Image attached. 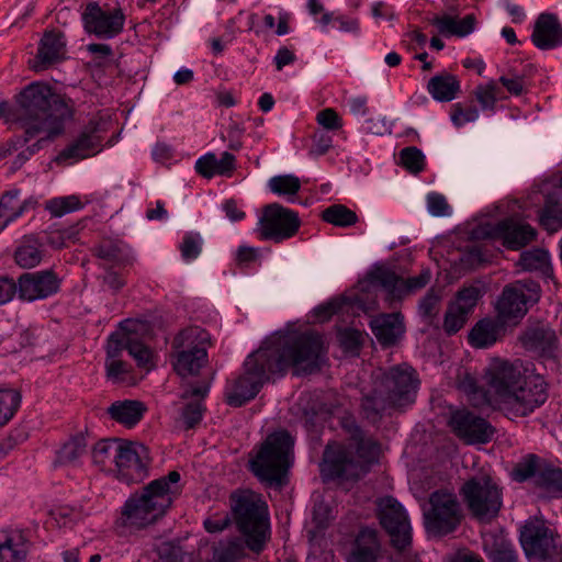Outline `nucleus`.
<instances>
[{
	"label": "nucleus",
	"instance_id": "3",
	"mask_svg": "<svg viewBox=\"0 0 562 562\" xmlns=\"http://www.w3.org/2000/svg\"><path fill=\"white\" fill-rule=\"evenodd\" d=\"M16 102V119L25 130L23 143L41 131L60 134L64 122L70 117L67 103L45 83L29 85L19 93Z\"/></svg>",
	"mask_w": 562,
	"mask_h": 562
},
{
	"label": "nucleus",
	"instance_id": "1",
	"mask_svg": "<svg viewBox=\"0 0 562 562\" xmlns=\"http://www.w3.org/2000/svg\"><path fill=\"white\" fill-rule=\"evenodd\" d=\"M323 350L322 336L315 331H289L266 339L244 363V374L226 392V402L240 407L252 400L269 380L271 373L292 369L295 375L308 374L318 369Z\"/></svg>",
	"mask_w": 562,
	"mask_h": 562
},
{
	"label": "nucleus",
	"instance_id": "42",
	"mask_svg": "<svg viewBox=\"0 0 562 562\" xmlns=\"http://www.w3.org/2000/svg\"><path fill=\"white\" fill-rule=\"evenodd\" d=\"M87 452V440L78 435L68 440L58 452V462L64 465L77 464L78 460Z\"/></svg>",
	"mask_w": 562,
	"mask_h": 562
},
{
	"label": "nucleus",
	"instance_id": "46",
	"mask_svg": "<svg viewBox=\"0 0 562 562\" xmlns=\"http://www.w3.org/2000/svg\"><path fill=\"white\" fill-rule=\"evenodd\" d=\"M441 295L435 289H430L419 301L418 312L423 319L432 324L440 311Z\"/></svg>",
	"mask_w": 562,
	"mask_h": 562
},
{
	"label": "nucleus",
	"instance_id": "58",
	"mask_svg": "<svg viewBox=\"0 0 562 562\" xmlns=\"http://www.w3.org/2000/svg\"><path fill=\"white\" fill-rule=\"evenodd\" d=\"M217 158L214 154H206L205 156L198 159L195 169L199 175L206 179H211L217 173Z\"/></svg>",
	"mask_w": 562,
	"mask_h": 562
},
{
	"label": "nucleus",
	"instance_id": "12",
	"mask_svg": "<svg viewBox=\"0 0 562 562\" xmlns=\"http://www.w3.org/2000/svg\"><path fill=\"white\" fill-rule=\"evenodd\" d=\"M540 291V285L532 280L517 281L506 285L496 303L501 323H518L526 315L528 305L539 301Z\"/></svg>",
	"mask_w": 562,
	"mask_h": 562
},
{
	"label": "nucleus",
	"instance_id": "28",
	"mask_svg": "<svg viewBox=\"0 0 562 562\" xmlns=\"http://www.w3.org/2000/svg\"><path fill=\"white\" fill-rule=\"evenodd\" d=\"M100 146L101 139L95 134L94 130L83 131L71 144L58 154L56 161L61 164L68 160L77 161L91 157L99 151Z\"/></svg>",
	"mask_w": 562,
	"mask_h": 562
},
{
	"label": "nucleus",
	"instance_id": "29",
	"mask_svg": "<svg viewBox=\"0 0 562 562\" xmlns=\"http://www.w3.org/2000/svg\"><path fill=\"white\" fill-rule=\"evenodd\" d=\"M92 254L112 267H126L133 263L130 248L122 240L104 238L92 248Z\"/></svg>",
	"mask_w": 562,
	"mask_h": 562
},
{
	"label": "nucleus",
	"instance_id": "43",
	"mask_svg": "<svg viewBox=\"0 0 562 562\" xmlns=\"http://www.w3.org/2000/svg\"><path fill=\"white\" fill-rule=\"evenodd\" d=\"M458 387L467 394L473 406L481 407L488 403L487 392L477 384V381L471 374L467 373L460 378Z\"/></svg>",
	"mask_w": 562,
	"mask_h": 562
},
{
	"label": "nucleus",
	"instance_id": "30",
	"mask_svg": "<svg viewBox=\"0 0 562 562\" xmlns=\"http://www.w3.org/2000/svg\"><path fill=\"white\" fill-rule=\"evenodd\" d=\"M380 542L374 529L364 528L356 538V547L348 562H376L380 557Z\"/></svg>",
	"mask_w": 562,
	"mask_h": 562
},
{
	"label": "nucleus",
	"instance_id": "33",
	"mask_svg": "<svg viewBox=\"0 0 562 562\" xmlns=\"http://www.w3.org/2000/svg\"><path fill=\"white\" fill-rule=\"evenodd\" d=\"M42 241L35 235H25L14 251V260L23 269L40 265L43 259Z\"/></svg>",
	"mask_w": 562,
	"mask_h": 562
},
{
	"label": "nucleus",
	"instance_id": "50",
	"mask_svg": "<svg viewBox=\"0 0 562 562\" xmlns=\"http://www.w3.org/2000/svg\"><path fill=\"white\" fill-rule=\"evenodd\" d=\"M204 406L200 400L188 402L182 411L180 420L186 429H192L200 424L204 413Z\"/></svg>",
	"mask_w": 562,
	"mask_h": 562
},
{
	"label": "nucleus",
	"instance_id": "39",
	"mask_svg": "<svg viewBox=\"0 0 562 562\" xmlns=\"http://www.w3.org/2000/svg\"><path fill=\"white\" fill-rule=\"evenodd\" d=\"M543 460L537 454L529 453L522 457L513 468L512 477L516 482H525L527 480H532L535 484L537 480V474L541 468Z\"/></svg>",
	"mask_w": 562,
	"mask_h": 562
},
{
	"label": "nucleus",
	"instance_id": "45",
	"mask_svg": "<svg viewBox=\"0 0 562 562\" xmlns=\"http://www.w3.org/2000/svg\"><path fill=\"white\" fill-rule=\"evenodd\" d=\"M540 224L544 229L554 233L562 227V206L548 200L539 213Z\"/></svg>",
	"mask_w": 562,
	"mask_h": 562
},
{
	"label": "nucleus",
	"instance_id": "38",
	"mask_svg": "<svg viewBox=\"0 0 562 562\" xmlns=\"http://www.w3.org/2000/svg\"><path fill=\"white\" fill-rule=\"evenodd\" d=\"M20 190L13 189L2 194L0 199V205L4 215L8 214L9 221H14L20 217L25 211L34 209L36 201L33 199H25L21 201L19 199Z\"/></svg>",
	"mask_w": 562,
	"mask_h": 562
},
{
	"label": "nucleus",
	"instance_id": "8",
	"mask_svg": "<svg viewBox=\"0 0 562 562\" xmlns=\"http://www.w3.org/2000/svg\"><path fill=\"white\" fill-rule=\"evenodd\" d=\"M231 512L247 547L260 552L268 538V506L261 496L249 490L234 491L229 496Z\"/></svg>",
	"mask_w": 562,
	"mask_h": 562
},
{
	"label": "nucleus",
	"instance_id": "17",
	"mask_svg": "<svg viewBox=\"0 0 562 562\" xmlns=\"http://www.w3.org/2000/svg\"><path fill=\"white\" fill-rule=\"evenodd\" d=\"M378 517L392 546L405 550L412 542V528L403 506L391 496L383 497L378 502Z\"/></svg>",
	"mask_w": 562,
	"mask_h": 562
},
{
	"label": "nucleus",
	"instance_id": "16",
	"mask_svg": "<svg viewBox=\"0 0 562 562\" xmlns=\"http://www.w3.org/2000/svg\"><path fill=\"white\" fill-rule=\"evenodd\" d=\"M150 462L147 447L139 442L119 439L117 458L113 474L120 481L132 484L148 475Z\"/></svg>",
	"mask_w": 562,
	"mask_h": 562
},
{
	"label": "nucleus",
	"instance_id": "40",
	"mask_svg": "<svg viewBox=\"0 0 562 562\" xmlns=\"http://www.w3.org/2000/svg\"><path fill=\"white\" fill-rule=\"evenodd\" d=\"M322 220L334 226L346 228L358 222V215L344 204H333L322 212Z\"/></svg>",
	"mask_w": 562,
	"mask_h": 562
},
{
	"label": "nucleus",
	"instance_id": "31",
	"mask_svg": "<svg viewBox=\"0 0 562 562\" xmlns=\"http://www.w3.org/2000/svg\"><path fill=\"white\" fill-rule=\"evenodd\" d=\"M517 265L529 272H538L544 279L553 278V269L549 252L543 248H532L520 254Z\"/></svg>",
	"mask_w": 562,
	"mask_h": 562
},
{
	"label": "nucleus",
	"instance_id": "63",
	"mask_svg": "<svg viewBox=\"0 0 562 562\" xmlns=\"http://www.w3.org/2000/svg\"><path fill=\"white\" fill-rule=\"evenodd\" d=\"M430 23L442 35H456L457 20L450 15H436L430 20Z\"/></svg>",
	"mask_w": 562,
	"mask_h": 562
},
{
	"label": "nucleus",
	"instance_id": "15",
	"mask_svg": "<svg viewBox=\"0 0 562 562\" xmlns=\"http://www.w3.org/2000/svg\"><path fill=\"white\" fill-rule=\"evenodd\" d=\"M520 542L530 562L562 561L553 532L542 520H528L521 530Z\"/></svg>",
	"mask_w": 562,
	"mask_h": 562
},
{
	"label": "nucleus",
	"instance_id": "48",
	"mask_svg": "<svg viewBox=\"0 0 562 562\" xmlns=\"http://www.w3.org/2000/svg\"><path fill=\"white\" fill-rule=\"evenodd\" d=\"M81 207L82 203L76 195L55 198L46 203V210L55 217H60Z\"/></svg>",
	"mask_w": 562,
	"mask_h": 562
},
{
	"label": "nucleus",
	"instance_id": "61",
	"mask_svg": "<svg viewBox=\"0 0 562 562\" xmlns=\"http://www.w3.org/2000/svg\"><path fill=\"white\" fill-rule=\"evenodd\" d=\"M203 525L205 530L210 533L221 532L231 525V517L227 513L215 514L207 517Z\"/></svg>",
	"mask_w": 562,
	"mask_h": 562
},
{
	"label": "nucleus",
	"instance_id": "62",
	"mask_svg": "<svg viewBox=\"0 0 562 562\" xmlns=\"http://www.w3.org/2000/svg\"><path fill=\"white\" fill-rule=\"evenodd\" d=\"M16 293L19 294L18 282L9 277H0V305L10 302Z\"/></svg>",
	"mask_w": 562,
	"mask_h": 562
},
{
	"label": "nucleus",
	"instance_id": "35",
	"mask_svg": "<svg viewBox=\"0 0 562 562\" xmlns=\"http://www.w3.org/2000/svg\"><path fill=\"white\" fill-rule=\"evenodd\" d=\"M246 540L232 537L220 540L212 546L211 562H236L245 555Z\"/></svg>",
	"mask_w": 562,
	"mask_h": 562
},
{
	"label": "nucleus",
	"instance_id": "24",
	"mask_svg": "<svg viewBox=\"0 0 562 562\" xmlns=\"http://www.w3.org/2000/svg\"><path fill=\"white\" fill-rule=\"evenodd\" d=\"M66 54L64 34L56 30L45 31L35 57L30 60V67L35 71L46 70L66 59Z\"/></svg>",
	"mask_w": 562,
	"mask_h": 562
},
{
	"label": "nucleus",
	"instance_id": "49",
	"mask_svg": "<svg viewBox=\"0 0 562 562\" xmlns=\"http://www.w3.org/2000/svg\"><path fill=\"white\" fill-rule=\"evenodd\" d=\"M400 160L412 173H419L425 166V156L417 147H405L400 151Z\"/></svg>",
	"mask_w": 562,
	"mask_h": 562
},
{
	"label": "nucleus",
	"instance_id": "2",
	"mask_svg": "<svg viewBox=\"0 0 562 562\" xmlns=\"http://www.w3.org/2000/svg\"><path fill=\"white\" fill-rule=\"evenodd\" d=\"M485 380L499 409L510 419L531 414L548 398L543 378L527 374L519 360L492 359L485 369Z\"/></svg>",
	"mask_w": 562,
	"mask_h": 562
},
{
	"label": "nucleus",
	"instance_id": "23",
	"mask_svg": "<svg viewBox=\"0 0 562 562\" xmlns=\"http://www.w3.org/2000/svg\"><path fill=\"white\" fill-rule=\"evenodd\" d=\"M480 295L481 291L473 285L458 291L454 301L449 304L445 314L443 329L448 335L458 333L465 325Z\"/></svg>",
	"mask_w": 562,
	"mask_h": 562
},
{
	"label": "nucleus",
	"instance_id": "9",
	"mask_svg": "<svg viewBox=\"0 0 562 562\" xmlns=\"http://www.w3.org/2000/svg\"><path fill=\"white\" fill-rule=\"evenodd\" d=\"M294 440L286 430L270 434L250 459V470L261 482L280 487L292 464Z\"/></svg>",
	"mask_w": 562,
	"mask_h": 562
},
{
	"label": "nucleus",
	"instance_id": "47",
	"mask_svg": "<svg viewBox=\"0 0 562 562\" xmlns=\"http://www.w3.org/2000/svg\"><path fill=\"white\" fill-rule=\"evenodd\" d=\"M268 187L279 195H294L301 189V181L293 175L276 176L269 180Z\"/></svg>",
	"mask_w": 562,
	"mask_h": 562
},
{
	"label": "nucleus",
	"instance_id": "11",
	"mask_svg": "<svg viewBox=\"0 0 562 562\" xmlns=\"http://www.w3.org/2000/svg\"><path fill=\"white\" fill-rule=\"evenodd\" d=\"M461 493L471 515L481 522H490L502 507V492L487 475L468 480Z\"/></svg>",
	"mask_w": 562,
	"mask_h": 562
},
{
	"label": "nucleus",
	"instance_id": "26",
	"mask_svg": "<svg viewBox=\"0 0 562 562\" xmlns=\"http://www.w3.org/2000/svg\"><path fill=\"white\" fill-rule=\"evenodd\" d=\"M376 340L384 348L394 346L404 335V317L400 312L380 314L370 322Z\"/></svg>",
	"mask_w": 562,
	"mask_h": 562
},
{
	"label": "nucleus",
	"instance_id": "25",
	"mask_svg": "<svg viewBox=\"0 0 562 562\" xmlns=\"http://www.w3.org/2000/svg\"><path fill=\"white\" fill-rule=\"evenodd\" d=\"M491 236L507 249L519 250L536 239L537 231L528 223L505 218L493 227Z\"/></svg>",
	"mask_w": 562,
	"mask_h": 562
},
{
	"label": "nucleus",
	"instance_id": "19",
	"mask_svg": "<svg viewBox=\"0 0 562 562\" xmlns=\"http://www.w3.org/2000/svg\"><path fill=\"white\" fill-rule=\"evenodd\" d=\"M449 426L457 437L469 445L486 443L495 432L487 420L468 409L453 411L449 418Z\"/></svg>",
	"mask_w": 562,
	"mask_h": 562
},
{
	"label": "nucleus",
	"instance_id": "54",
	"mask_svg": "<svg viewBox=\"0 0 562 562\" xmlns=\"http://www.w3.org/2000/svg\"><path fill=\"white\" fill-rule=\"evenodd\" d=\"M492 562H517L513 546L506 541L496 542L488 553Z\"/></svg>",
	"mask_w": 562,
	"mask_h": 562
},
{
	"label": "nucleus",
	"instance_id": "14",
	"mask_svg": "<svg viewBox=\"0 0 562 562\" xmlns=\"http://www.w3.org/2000/svg\"><path fill=\"white\" fill-rule=\"evenodd\" d=\"M368 278L373 286H379L384 291V300L389 307H394L406 296L424 289L431 279V272L426 269L418 276L405 279L391 269L379 267L372 270Z\"/></svg>",
	"mask_w": 562,
	"mask_h": 562
},
{
	"label": "nucleus",
	"instance_id": "52",
	"mask_svg": "<svg viewBox=\"0 0 562 562\" xmlns=\"http://www.w3.org/2000/svg\"><path fill=\"white\" fill-rule=\"evenodd\" d=\"M477 117L479 111L473 104L464 105L462 103H456L452 105L451 121L457 127H460L465 123L474 122Z\"/></svg>",
	"mask_w": 562,
	"mask_h": 562
},
{
	"label": "nucleus",
	"instance_id": "20",
	"mask_svg": "<svg viewBox=\"0 0 562 562\" xmlns=\"http://www.w3.org/2000/svg\"><path fill=\"white\" fill-rule=\"evenodd\" d=\"M82 21L85 30L99 38H112L121 33L125 16L121 9L104 11L97 2L87 4Z\"/></svg>",
	"mask_w": 562,
	"mask_h": 562
},
{
	"label": "nucleus",
	"instance_id": "22",
	"mask_svg": "<svg viewBox=\"0 0 562 562\" xmlns=\"http://www.w3.org/2000/svg\"><path fill=\"white\" fill-rule=\"evenodd\" d=\"M61 279L52 270L25 272L18 279L19 297L33 302L56 294L60 289Z\"/></svg>",
	"mask_w": 562,
	"mask_h": 562
},
{
	"label": "nucleus",
	"instance_id": "36",
	"mask_svg": "<svg viewBox=\"0 0 562 562\" xmlns=\"http://www.w3.org/2000/svg\"><path fill=\"white\" fill-rule=\"evenodd\" d=\"M119 439H103L98 441L92 449V462L100 470L114 472L117 458Z\"/></svg>",
	"mask_w": 562,
	"mask_h": 562
},
{
	"label": "nucleus",
	"instance_id": "34",
	"mask_svg": "<svg viewBox=\"0 0 562 562\" xmlns=\"http://www.w3.org/2000/svg\"><path fill=\"white\" fill-rule=\"evenodd\" d=\"M431 97L440 102L453 100L460 91V82L456 76L443 72L432 77L427 85Z\"/></svg>",
	"mask_w": 562,
	"mask_h": 562
},
{
	"label": "nucleus",
	"instance_id": "4",
	"mask_svg": "<svg viewBox=\"0 0 562 562\" xmlns=\"http://www.w3.org/2000/svg\"><path fill=\"white\" fill-rule=\"evenodd\" d=\"M342 428L349 435L348 447L328 443L323 454L321 472L326 479L358 480L364 472L362 462H370L378 452V446L366 439L362 429L352 417H345Z\"/></svg>",
	"mask_w": 562,
	"mask_h": 562
},
{
	"label": "nucleus",
	"instance_id": "53",
	"mask_svg": "<svg viewBox=\"0 0 562 562\" xmlns=\"http://www.w3.org/2000/svg\"><path fill=\"white\" fill-rule=\"evenodd\" d=\"M499 89L497 88L494 81L488 82L485 86H480L475 90V97L482 109H494L495 102L497 100Z\"/></svg>",
	"mask_w": 562,
	"mask_h": 562
},
{
	"label": "nucleus",
	"instance_id": "41",
	"mask_svg": "<svg viewBox=\"0 0 562 562\" xmlns=\"http://www.w3.org/2000/svg\"><path fill=\"white\" fill-rule=\"evenodd\" d=\"M535 486L550 494L562 492V471L548 465L543 461L537 474Z\"/></svg>",
	"mask_w": 562,
	"mask_h": 562
},
{
	"label": "nucleus",
	"instance_id": "57",
	"mask_svg": "<svg viewBox=\"0 0 562 562\" xmlns=\"http://www.w3.org/2000/svg\"><path fill=\"white\" fill-rule=\"evenodd\" d=\"M156 552L161 562H179L183 557L181 547L171 541L161 542L157 546Z\"/></svg>",
	"mask_w": 562,
	"mask_h": 562
},
{
	"label": "nucleus",
	"instance_id": "37",
	"mask_svg": "<svg viewBox=\"0 0 562 562\" xmlns=\"http://www.w3.org/2000/svg\"><path fill=\"white\" fill-rule=\"evenodd\" d=\"M499 336V325L490 318L479 321L469 333V342L475 348L494 345Z\"/></svg>",
	"mask_w": 562,
	"mask_h": 562
},
{
	"label": "nucleus",
	"instance_id": "10",
	"mask_svg": "<svg viewBox=\"0 0 562 562\" xmlns=\"http://www.w3.org/2000/svg\"><path fill=\"white\" fill-rule=\"evenodd\" d=\"M209 340L207 331L200 327L186 328L175 337L172 348L177 351V356L173 368L179 375L183 378L196 375L206 364Z\"/></svg>",
	"mask_w": 562,
	"mask_h": 562
},
{
	"label": "nucleus",
	"instance_id": "55",
	"mask_svg": "<svg viewBox=\"0 0 562 562\" xmlns=\"http://www.w3.org/2000/svg\"><path fill=\"white\" fill-rule=\"evenodd\" d=\"M499 82L514 95H521L526 91L527 81L524 75L509 72L499 78Z\"/></svg>",
	"mask_w": 562,
	"mask_h": 562
},
{
	"label": "nucleus",
	"instance_id": "21",
	"mask_svg": "<svg viewBox=\"0 0 562 562\" xmlns=\"http://www.w3.org/2000/svg\"><path fill=\"white\" fill-rule=\"evenodd\" d=\"M521 347L541 358L553 359L557 356L559 340L555 331L544 323L528 324L519 334Z\"/></svg>",
	"mask_w": 562,
	"mask_h": 562
},
{
	"label": "nucleus",
	"instance_id": "27",
	"mask_svg": "<svg viewBox=\"0 0 562 562\" xmlns=\"http://www.w3.org/2000/svg\"><path fill=\"white\" fill-rule=\"evenodd\" d=\"M531 41L544 50L562 45V26L558 18L550 13L540 14L535 23Z\"/></svg>",
	"mask_w": 562,
	"mask_h": 562
},
{
	"label": "nucleus",
	"instance_id": "13",
	"mask_svg": "<svg viewBox=\"0 0 562 562\" xmlns=\"http://www.w3.org/2000/svg\"><path fill=\"white\" fill-rule=\"evenodd\" d=\"M460 521V504L456 495L442 490L432 492L429 508L424 510L426 531L432 536H446L454 531Z\"/></svg>",
	"mask_w": 562,
	"mask_h": 562
},
{
	"label": "nucleus",
	"instance_id": "32",
	"mask_svg": "<svg viewBox=\"0 0 562 562\" xmlns=\"http://www.w3.org/2000/svg\"><path fill=\"white\" fill-rule=\"evenodd\" d=\"M146 412V406L139 401L125 400L114 402L109 408L110 417L127 427L139 423Z\"/></svg>",
	"mask_w": 562,
	"mask_h": 562
},
{
	"label": "nucleus",
	"instance_id": "60",
	"mask_svg": "<svg viewBox=\"0 0 562 562\" xmlns=\"http://www.w3.org/2000/svg\"><path fill=\"white\" fill-rule=\"evenodd\" d=\"M428 211L434 216H445L449 214L450 206L442 194L430 193L427 196Z\"/></svg>",
	"mask_w": 562,
	"mask_h": 562
},
{
	"label": "nucleus",
	"instance_id": "7",
	"mask_svg": "<svg viewBox=\"0 0 562 562\" xmlns=\"http://www.w3.org/2000/svg\"><path fill=\"white\" fill-rule=\"evenodd\" d=\"M147 325L139 321L126 319L120 328L112 333L106 345V376L112 382H122L124 375L131 371V366L120 359L123 350H127L139 368L150 370L153 351L146 346L144 334Z\"/></svg>",
	"mask_w": 562,
	"mask_h": 562
},
{
	"label": "nucleus",
	"instance_id": "6",
	"mask_svg": "<svg viewBox=\"0 0 562 562\" xmlns=\"http://www.w3.org/2000/svg\"><path fill=\"white\" fill-rule=\"evenodd\" d=\"M180 481L177 471L169 472L148 483L140 492L132 494L121 510L119 524L143 529L161 518L172 504L175 485Z\"/></svg>",
	"mask_w": 562,
	"mask_h": 562
},
{
	"label": "nucleus",
	"instance_id": "64",
	"mask_svg": "<svg viewBox=\"0 0 562 562\" xmlns=\"http://www.w3.org/2000/svg\"><path fill=\"white\" fill-rule=\"evenodd\" d=\"M24 560V551L20 549L15 551L5 542L0 541V562H23Z\"/></svg>",
	"mask_w": 562,
	"mask_h": 562
},
{
	"label": "nucleus",
	"instance_id": "18",
	"mask_svg": "<svg viewBox=\"0 0 562 562\" xmlns=\"http://www.w3.org/2000/svg\"><path fill=\"white\" fill-rule=\"evenodd\" d=\"M259 224L260 235L263 239L281 243L293 237L301 223L296 212L283 207L281 204L271 203L265 206Z\"/></svg>",
	"mask_w": 562,
	"mask_h": 562
},
{
	"label": "nucleus",
	"instance_id": "51",
	"mask_svg": "<svg viewBox=\"0 0 562 562\" xmlns=\"http://www.w3.org/2000/svg\"><path fill=\"white\" fill-rule=\"evenodd\" d=\"M202 237L198 233H188L184 235L182 243L180 244L181 257L186 261L193 260L199 257L202 250Z\"/></svg>",
	"mask_w": 562,
	"mask_h": 562
},
{
	"label": "nucleus",
	"instance_id": "44",
	"mask_svg": "<svg viewBox=\"0 0 562 562\" xmlns=\"http://www.w3.org/2000/svg\"><path fill=\"white\" fill-rule=\"evenodd\" d=\"M20 403V392L14 389H0V427H3L12 419Z\"/></svg>",
	"mask_w": 562,
	"mask_h": 562
},
{
	"label": "nucleus",
	"instance_id": "59",
	"mask_svg": "<svg viewBox=\"0 0 562 562\" xmlns=\"http://www.w3.org/2000/svg\"><path fill=\"white\" fill-rule=\"evenodd\" d=\"M317 123L326 130L336 131L341 128L342 123L334 109L327 108L317 113Z\"/></svg>",
	"mask_w": 562,
	"mask_h": 562
},
{
	"label": "nucleus",
	"instance_id": "56",
	"mask_svg": "<svg viewBox=\"0 0 562 562\" xmlns=\"http://www.w3.org/2000/svg\"><path fill=\"white\" fill-rule=\"evenodd\" d=\"M340 346L347 351H358L362 345V334L357 329L347 328L338 334Z\"/></svg>",
	"mask_w": 562,
	"mask_h": 562
},
{
	"label": "nucleus",
	"instance_id": "5",
	"mask_svg": "<svg viewBox=\"0 0 562 562\" xmlns=\"http://www.w3.org/2000/svg\"><path fill=\"white\" fill-rule=\"evenodd\" d=\"M417 383L415 371L409 366L390 368L376 379L373 390L362 397L364 417L375 424L390 409L412 404L415 401Z\"/></svg>",
	"mask_w": 562,
	"mask_h": 562
}]
</instances>
